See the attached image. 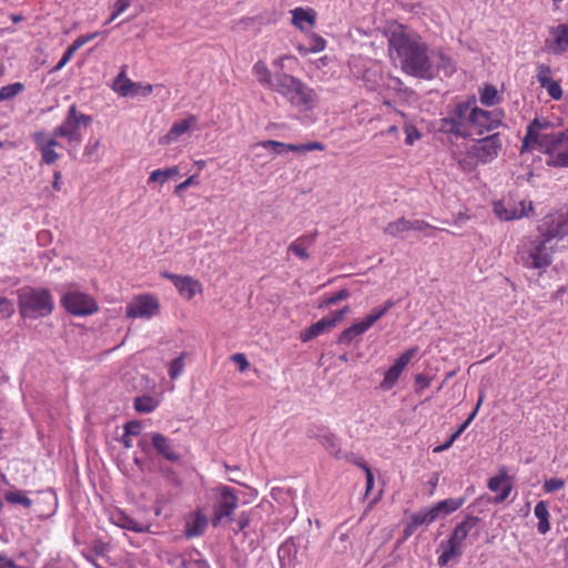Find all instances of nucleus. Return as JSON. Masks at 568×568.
Here are the masks:
<instances>
[{"label": "nucleus", "mask_w": 568, "mask_h": 568, "mask_svg": "<svg viewBox=\"0 0 568 568\" xmlns=\"http://www.w3.org/2000/svg\"><path fill=\"white\" fill-rule=\"evenodd\" d=\"M539 235L518 248V261L528 268H544L551 264L555 247L568 246V211L546 215L538 225Z\"/></svg>", "instance_id": "obj_1"}, {"label": "nucleus", "mask_w": 568, "mask_h": 568, "mask_svg": "<svg viewBox=\"0 0 568 568\" xmlns=\"http://www.w3.org/2000/svg\"><path fill=\"white\" fill-rule=\"evenodd\" d=\"M388 51L393 60L408 75L420 80L436 78L434 61L428 55V47L420 37L403 24L395 26L388 36Z\"/></svg>", "instance_id": "obj_2"}, {"label": "nucleus", "mask_w": 568, "mask_h": 568, "mask_svg": "<svg viewBox=\"0 0 568 568\" xmlns=\"http://www.w3.org/2000/svg\"><path fill=\"white\" fill-rule=\"evenodd\" d=\"M271 89L284 97L292 105L304 110L312 109L316 99L313 89L305 85L300 79L282 71L275 72V82Z\"/></svg>", "instance_id": "obj_3"}, {"label": "nucleus", "mask_w": 568, "mask_h": 568, "mask_svg": "<svg viewBox=\"0 0 568 568\" xmlns=\"http://www.w3.org/2000/svg\"><path fill=\"white\" fill-rule=\"evenodd\" d=\"M17 293L19 312L22 317L37 320L52 313L53 298L49 290L24 286Z\"/></svg>", "instance_id": "obj_4"}, {"label": "nucleus", "mask_w": 568, "mask_h": 568, "mask_svg": "<svg viewBox=\"0 0 568 568\" xmlns=\"http://www.w3.org/2000/svg\"><path fill=\"white\" fill-rule=\"evenodd\" d=\"M544 152L548 155L546 164L554 168H568V130L545 135Z\"/></svg>", "instance_id": "obj_5"}, {"label": "nucleus", "mask_w": 568, "mask_h": 568, "mask_svg": "<svg viewBox=\"0 0 568 568\" xmlns=\"http://www.w3.org/2000/svg\"><path fill=\"white\" fill-rule=\"evenodd\" d=\"M503 111H486L473 108L468 115V125L473 129L471 134L483 135L503 124Z\"/></svg>", "instance_id": "obj_6"}, {"label": "nucleus", "mask_w": 568, "mask_h": 568, "mask_svg": "<svg viewBox=\"0 0 568 568\" xmlns=\"http://www.w3.org/2000/svg\"><path fill=\"white\" fill-rule=\"evenodd\" d=\"M220 497L214 506V516L212 518V525L217 527L226 523L233 521V513L237 506V497L235 496L234 489L229 486H221L219 488Z\"/></svg>", "instance_id": "obj_7"}, {"label": "nucleus", "mask_w": 568, "mask_h": 568, "mask_svg": "<svg viewBox=\"0 0 568 568\" xmlns=\"http://www.w3.org/2000/svg\"><path fill=\"white\" fill-rule=\"evenodd\" d=\"M501 148L503 143L499 133H493L477 140L470 146L468 154L485 164L495 160Z\"/></svg>", "instance_id": "obj_8"}, {"label": "nucleus", "mask_w": 568, "mask_h": 568, "mask_svg": "<svg viewBox=\"0 0 568 568\" xmlns=\"http://www.w3.org/2000/svg\"><path fill=\"white\" fill-rule=\"evenodd\" d=\"M61 304L68 313L77 316L91 315L98 311L97 302L82 292H67L61 298Z\"/></svg>", "instance_id": "obj_9"}, {"label": "nucleus", "mask_w": 568, "mask_h": 568, "mask_svg": "<svg viewBox=\"0 0 568 568\" xmlns=\"http://www.w3.org/2000/svg\"><path fill=\"white\" fill-rule=\"evenodd\" d=\"M159 301L152 295H139L128 304L125 315L130 318L145 317L150 318L159 313Z\"/></svg>", "instance_id": "obj_10"}, {"label": "nucleus", "mask_w": 568, "mask_h": 568, "mask_svg": "<svg viewBox=\"0 0 568 568\" xmlns=\"http://www.w3.org/2000/svg\"><path fill=\"white\" fill-rule=\"evenodd\" d=\"M532 203L529 202L528 206H526L525 201H520L518 204L509 201H499L494 203V213L504 221H511L515 219H520L523 216H528L529 212H532Z\"/></svg>", "instance_id": "obj_11"}, {"label": "nucleus", "mask_w": 568, "mask_h": 568, "mask_svg": "<svg viewBox=\"0 0 568 568\" xmlns=\"http://www.w3.org/2000/svg\"><path fill=\"white\" fill-rule=\"evenodd\" d=\"M417 347H412L404 352L395 363L386 371L384 375V379L382 381L379 387L384 390H389L394 387L398 377L400 376L404 368L408 365L412 357L416 354Z\"/></svg>", "instance_id": "obj_12"}, {"label": "nucleus", "mask_w": 568, "mask_h": 568, "mask_svg": "<svg viewBox=\"0 0 568 568\" xmlns=\"http://www.w3.org/2000/svg\"><path fill=\"white\" fill-rule=\"evenodd\" d=\"M481 521V519L474 515H467L458 523L449 535L446 544H452L459 550H463L464 541L474 528Z\"/></svg>", "instance_id": "obj_13"}, {"label": "nucleus", "mask_w": 568, "mask_h": 568, "mask_svg": "<svg viewBox=\"0 0 568 568\" xmlns=\"http://www.w3.org/2000/svg\"><path fill=\"white\" fill-rule=\"evenodd\" d=\"M165 276L172 281L179 293L185 296L187 300L193 298L196 291H201L200 282L191 276L175 275L170 273H165Z\"/></svg>", "instance_id": "obj_14"}, {"label": "nucleus", "mask_w": 568, "mask_h": 568, "mask_svg": "<svg viewBox=\"0 0 568 568\" xmlns=\"http://www.w3.org/2000/svg\"><path fill=\"white\" fill-rule=\"evenodd\" d=\"M151 444L158 454L163 456L166 460L172 463L180 460L181 455L174 450L172 440L166 436L154 433L151 437Z\"/></svg>", "instance_id": "obj_15"}, {"label": "nucleus", "mask_w": 568, "mask_h": 568, "mask_svg": "<svg viewBox=\"0 0 568 568\" xmlns=\"http://www.w3.org/2000/svg\"><path fill=\"white\" fill-rule=\"evenodd\" d=\"M196 123V118L194 115H190L181 121L175 122L169 132L161 138L160 143L170 144L173 141L178 140L182 134L186 133L192 126Z\"/></svg>", "instance_id": "obj_16"}, {"label": "nucleus", "mask_w": 568, "mask_h": 568, "mask_svg": "<svg viewBox=\"0 0 568 568\" xmlns=\"http://www.w3.org/2000/svg\"><path fill=\"white\" fill-rule=\"evenodd\" d=\"M206 526V517L201 511H196L186 519L184 527V536L186 538H194L201 536L204 532Z\"/></svg>", "instance_id": "obj_17"}, {"label": "nucleus", "mask_w": 568, "mask_h": 568, "mask_svg": "<svg viewBox=\"0 0 568 568\" xmlns=\"http://www.w3.org/2000/svg\"><path fill=\"white\" fill-rule=\"evenodd\" d=\"M463 128L464 121L459 120L455 115L442 120L440 131L460 136L463 139H469L471 136V132Z\"/></svg>", "instance_id": "obj_18"}, {"label": "nucleus", "mask_w": 568, "mask_h": 568, "mask_svg": "<svg viewBox=\"0 0 568 568\" xmlns=\"http://www.w3.org/2000/svg\"><path fill=\"white\" fill-rule=\"evenodd\" d=\"M331 545L337 554H344L351 548L352 542L349 534L348 530L345 529L344 525H341L335 529Z\"/></svg>", "instance_id": "obj_19"}, {"label": "nucleus", "mask_w": 568, "mask_h": 568, "mask_svg": "<svg viewBox=\"0 0 568 568\" xmlns=\"http://www.w3.org/2000/svg\"><path fill=\"white\" fill-rule=\"evenodd\" d=\"M292 23L300 30H304L303 23L306 22L313 27L316 21V12L314 9L295 8L291 11Z\"/></svg>", "instance_id": "obj_20"}, {"label": "nucleus", "mask_w": 568, "mask_h": 568, "mask_svg": "<svg viewBox=\"0 0 568 568\" xmlns=\"http://www.w3.org/2000/svg\"><path fill=\"white\" fill-rule=\"evenodd\" d=\"M466 501L465 497L460 498H447L438 501L432 508L435 511L436 518H438L442 514L448 515L457 509H459Z\"/></svg>", "instance_id": "obj_21"}, {"label": "nucleus", "mask_w": 568, "mask_h": 568, "mask_svg": "<svg viewBox=\"0 0 568 568\" xmlns=\"http://www.w3.org/2000/svg\"><path fill=\"white\" fill-rule=\"evenodd\" d=\"M552 33L555 34L552 52L555 54H561L568 49V22L558 24L552 29Z\"/></svg>", "instance_id": "obj_22"}, {"label": "nucleus", "mask_w": 568, "mask_h": 568, "mask_svg": "<svg viewBox=\"0 0 568 568\" xmlns=\"http://www.w3.org/2000/svg\"><path fill=\"white\" fill-rule=\"evenodd\" d=\"M369 327L363 321L358 323H354L348 328L344 329L337 338V343L339 344H351L355 337L363 335Z\"/></svg>", "instance_id": "obj_23"}, {"label": "nucleus", "mask_w": 568, "mask_h": 568, "mask_svg": "<svg viewBox=\"0 0 568 568\" xmlns=\"http://www.w3.org/2000/svg\"><path fill=\"white\" fill-rule=\"evenodd\" d=\"M133 88L134 82L126 77L124 69L121 70V72L114 79L113 90L121 97H133Z\"/></svg>", "instance_id": "obj_24"}, {"label": "nucleus", "mask_w": 568, "mask_h": 568, "mask_svg": "<svg viewBox=\"0 0 568 568\" xmlns=\"http://www.w3.org/2000/svg\"><path fill=\"white\" fill-rule=\"evenodd\" d=\"M331 323L326 321V317H323L318 322L312 324L308 328L301 333L302 342L306 343L312 341L313 338L320 336L325 331L331 329Z\"/></svg>", "instance_id": "obj_25"}, {"label": "nucleus", "mask_w": 568, "mask_h": 568, "mask_svg": "<svg viewBox=\"0 0 568 568\" xmlns=\"http://www.w3.org/2000/svg\"><path fill=\"white\" fill-rule=\"evenodd\" d=\"M116 524L121 528L132 530L134 532H145V531H149V528H150V525L140 524L135 519H133L132 517H130L123 513H120L118 515Z\"/></svg>", "instance_id": "obj_26"}, {"label": "nucleus", "mask_w": 568, "mask_h": 568, "mask_svg": "<svg viewBox=\"0 0 568 568\" xmlns=\"http://www.w3.org/2000/svg\"><path fill=\"white\" fill-rule=\"evenodd\" d=\"M57 136L67 138L69 142H79L81 140L79 126L70 125L64 122L54 130L53 138L55 139Z\"/></svg>", "instance_id": "obj_27"}, {"label": "nucleus", "mask_w": 568, "mask_h": 568, "mask_svg": "<svg viewBox=\"0 0 568 568\" xmlns=\"http://www.w3.org/2000/svg\"><path fill=\"white\" fill-rule=\"evenodd\" d=\"M321 445L335 458L341 459L343 452L339 448L338 440L335 435L326 434L320 437Z\"/></svg>", "instance_id": "obj_28"}, {"label": "nucleus", "mask_w": 568, "mask_h": 568, "mask_svg": "<svg viewBox=\"0 0 568 568\" xmlns=\"http://www.w3.org/2000/svg\"><path fill=\"white\" fill-rule=\"evenodd\" d=\"M253 71L262 84L267 85L270 89L272 88L275 82V74L272 75L263 61H257L253 67Z\"/></svg>", "instance_id": "obj_29"}, {"label": "nucleus", "mask_w": 568, "mask_h": 568, "mask_svg": "<svg viewBox=\"0 0 568 568\" xmlns=\"http://www.w3.org/2000/svg\"><path fill=\"white\" fill-rule=\"evenodd\" d=\"M500 101L497 89L493 84H485L480 91V102L485 106H494Z\"/></svg>", "instance_id": "obj_30"}, {"label": "nucleus", "mask_w": 568, "mask_h": 568, "mask_svg": "<svg viewBox=\"0 0 568 568\" xmlns=\"http://www.w3.org/2000/svg\"><path fill=\"white\" fill-rule=\"evenodd\" d=\"M545 135H550V133H538L535 130H532L530 126H527V132L525 138L523 139V145H521V152L528 151L529 145L532 144H539L541 149H544V140L542 138Z\"/></svg>", "instance_id": "obj_31"}, {"label": "nucleus", "mask_w": 568, "mask_h": 568, "mask_svg": "<svg viewBox=\"0 0 568 568\" xmlns=\"http://www.w3.org/2000/svg\"><path fill=\"white\" fill-rule=\"evenodd\" d=\"M435 511H433V508H424L419 511L412 515L410 520L413 521V525L418 527L422 525H430L436 520Z\"/></svg>", "instance_id": "obj_32"}, {"label": "nucleus", "mask_w": 568, "mask_h": 568, "mask_svg": "<svg viewBox=\"0 0 568 568\" xmlns=\"http://www.w3.org/2000/svg\"><path fill=\"white\" fill-rule=\"evenodd\" d=\"M395 302L393 300H387L383 306L374 308L371 314H368L364 322L368 327H372L379 318H382L393 306Z\"/></svg>", "instance_id": "obj_33"}, {"label": "nucleus", "mask_w": 568, "mask_h": 568, "mask_svg": "<svg viewBox=\"0 0 568 568\" xmlns=\"http://www.w3.org/2000/svg\"><path fill=\"white\" fill-rule=\"evenodd\" d=\"M410 221L405 217H399L398 220L390 222L385 227V233L390 236H398L400 233L409 231Z\"/></svg>", "instance_id": "obj_34"}, {"label": "nucleus", "mask_w": 568, "mask_h": 568, "mask_svg": "<svg viewBox=\"0 0 568 568\" xmlns=\"http://www.w3.org/2000/svg\"><path fill=\"white\" fill-rule=\"evenodd\" d=\"M443 547H446L442 555L438 557V565L440 567L447 566L450 559L458 558L463 555V550H459L452 544L442 542Z\"/></svg>", "instance_id": "obj_35"}, {"label": "nucleus", "mask_w": 568, "mask_h": 568, "mask_svg": "<svg viewBox=\"0 0 568 568\" xmlns=\"http://www.w3.org/2000/svg\"><path fill=\"white\" fill-rule=\"evenodd\" d=\"M176 174H179L178 166L166 168L164 170H155L151 173V175L149 178V182H152V183L159 182V183L163 184L169 179L173 178Z\"/></svg>", "instance_id": "obj_36"}, {"label": "nucleus", "mask_w": 568, "mask_h": 568, "mask_svg": "<svg viewBox=\"0 0 568 568\" xmlns=\"http://www.w3.org/2000/svg\"><path fill=\"white\" fill-rule=\"evenodd\" d=\"M58 145V142L57 140L52 136L51 139L48 140L47 144L43 145V148L40 150L41 152V155H42V161L45 163V164H53L59 155L58 153L53 150V148Z\"/></svg>", "instance_id": "obj_37"}, {"label": "nucleus", "mask_w": 568, "mask_h": 568, "mask_svg": "<svg viewBox=\"0 0 568 568\" xmlns=\"http://www.w3.org/2000/svg\"><path fill=\"white\" fill-rule=\"evenodd\" d=\"M476 103V97L471 95L466 101L459 102L455 105V109L453 111V115L458 118L459 120L464 121L467 116L468 111L471 112V109L475 108L474 104Z\"/></svg>", "instance_id": "obj_38"}, {"label": "nucleus", "mask_w": 568, "mask_h": 568, "mask_svg": "<svg viewBox=\"0 0 568 568\" xmlns=\"http://www.w3.org/2000/svg\"><path fill=\"white\" fill-rule=\"evenodd\" d=\"M156 402L151 396H140L134 399V408L139 413H151L155 409Z\"/></svg>", "instance_id": "obj_39"}, {"label": "nucleus", "mask_w": 568, "mask_h": 568, "mask_svg": "<svg viewBox=\"0 0 568 568\" xmlns=\"http://www.w3.org/2000/svg\"><path fill=\"white\" fill-rule=\"evenodd\" d=\"M23 89H24V85L21 82H14V83L2 87L0 89V102L14 98Z\"/></svg>", "instance_id": "obj_40"}, {"label": "nucleus", "mask_w": 568, "mask_h": 568, "mask_svg": "<svg viewBox=\"0 0 568 568\" xmlns=\"http://www.w3.org/2000/svg\"><path fill=\"white\" fill-rule=\"evenodd\" d=\"M287 143L275 141V140H266L262 142L255 143L252 148L253 149H260V148H271L276 154H282L287 151Z\"/></svg>", "instance_id": "obj_41"}, {"label": "nucleus", "mask_w": 568, "mask_h": 568, "mask_svg": "<svg viewBox=\"0 0 568 568\" xmlns=\"http://www.w3.org/2000/svg\"><path fill=\"white\" fill-rule=\"evenodd\" d=\"M181 561L178 568H211L209 562L202 558L180 557Z\"/></svg>", "instance_id": "obj_42"}, {"label": "nucleus", "mask_w": 568, "mask_h": 568, "mask_svg": "<svg viewBox=\"0 0 568 568\" xmlns=\"http://www.w3.org/2000/svg\"><path fill=\"white\" fill-rule=\"evenodd\" d=\"M184 357L185 353H182L180 356L171 361L170 367H169V376L171 379H176L184 369Z\"/></svg>", "instance_id": "obj_43"}, {"label": "nucleus", "mask_w": 568, "mask_h": 568, "mask_svg": "<svg viewBox=\"0 0 568 568\" xmlns=\"http://www.w3.org/2000/svg\"><path fill=\"white\" fill-rule=\"evenodd\" d=\"M6 499L11 504H20L26 508H30L32 505V500L19 490L7 493Z\"/></svg>", "instance_id": "obj_44"}, {"label": "nucleus", "mask_w": 568, "mask_h": 568, "mask_svg": "<svg viewBox=\"0 0 568 568\" xmlns=\"http://www.w3.org/2000/svg\"><path fill=\"white\" fill-rule=\"evenodd\" d=\"M351 296V292L347 288H342L336 294L327 297L320 304V308L328 307L331 305H335L341 301H344Z\"/></svg>", "instance_id": "obj_45"}, {"label": "nucleus", "mask_w": 568, "mask_h": 568, "mask_svg": "<svg viewBox=\"0 0 568 568\" xmlns=\"http://www.w3.org/2000/svg\"><path fill=\"white\" fill-rule=\"evenodd\" d=\"M437 59H438V61L434 62L435 68H436V77L438 75L439 70H443L446 75L452 73V71H453L452 59L449 57L445 55L444 53H438Z\"/></svg>", "instance_id": "obj_46"}, {"label": "nucleus", "mask_w": 568, "mask_h": 568, "mask_svg": "<svg viewBox=\"0 0 568 568\" xmlns=\"http://www.w3.org/2000/svg\"><path fill=\"white\" fill-rule=\"evenodd\" d=\"M542 88L547 90V92L551 99L560 100L562 98V90H561L559 82L551 79Z\"/></svg>", "instance_id": "obj_47"}, {"label": "nucleus", "mask_w": 568, "mask_h": 568, "mask_svg": "<svg viewBox=\"0 0 568 568\" xmlns=\"http://www.w3.org/2000/svg\"><path fill=\"white\" fill-rule=\"evenodd\" d=\"M565 486V480L561 478H549L544 481V490L546 493H555Z\"/></svg>", "instance_id": "obj_48"}, {"label": "nucleus", "mask_w": 568, "mask_h": 568, "mask_svg": "<svg viewBox=\"0 0 568 568\" xmlns=\"http://www.w3.org/2000/svg\"><path fill=\"white\" fill-rule=\"evenodd\" d=\"M550 75H551V69L549 65L540 64L538 67L537 79H538V82L540 83L541 88L545 87V84L551 80Z\"/></svg>", "instance_id": "obj_49"}, {"label": "nucleus", "mask_w": 568, "mask_h": 568, "mask_svg": "<svg viewBox=\"0 0 568 568\" xmlns=\"http://www.w3.org/2000/svg\"><path fill=\"white\" fill-rule=\"evenodd\" d=\"M200 183L197 175H191L182 183L178 184L174 189L176 195H181L187 187L197 185Z\"/></svg>", "instance_id": "obj_50"}, {"label": "nucleus", "mask_w": 568, "mask_h": 568, "mask_svg": "<svg viewBox=\"0 0 568 568\" xmlns=\"http://www.w3.org/2000/svg\"><path fill=\"white\" fill-rule=\"evenodd\" d=\"M508 479V476L506 473H501L495 477H491L489 480H488V488L491 490V491H497L500 489L501 485Z\"/></svg>", "instance_id": "obj_51"}, {"label": "nucleus", "mask_w": 568, "mask_h": 568, "mask_svg": "<svg viewBox=\"0 0 568 568\" xmlns=\"http://www.w3.org/2000/svg\"><path fill=\"white\" fill-rule=\"evenodd\" d=\"M14 313L13 303L7 297H0V315L2 317H9Z\"/></svg>", "instance_id": "obj_52"}, {"label": "nucleus", "mask_w": 568, "mask_h": 568, "mask_svg": "<svg viewBox=\"0 0 568 568\" xmlns=\"http://www.w3.org/2000/svg\"><path fill=\"white\" fill-rule=\"evenodd\" d=\"M290 493H291V489H284L282 487H274L271 490V497L275 501L283 504V503L287 501V496L290 495Z\"/></svg>", "instance_id": "obj_53"}, {"label": "nucleus", "mask_w": 568, "mask_h": 568, "mask_svg": "<svg viewBox=\"0 0 568 568\" xmlns=\"http://www.w3.org/2000/svg\"><path fill=\"white\" fill-rule=\"evenodd\" d=\"M131 4V0H116L114 3V11L106 23L113 21L119 14L125 11Z\"/></svg>", "instance_id": "obj_54"}, {"label": "nucleus", "mask_w": 568, "mask_h": 568, "mask_svg": "<svg viewBox=\"0 0 568 568\" xmlns=\"http://www.w3.org/2000/svg\"><path fill=\"white\" fill-rule=\"evenodd\" d=\"M288 251L293 252L295 255H297L302 260H307L310 257L308 253L306 252V250L304 247V244H302L297 240L288 246Z\"/></svg>", "instance_id": "obj_55"}, {"label": "nucleus", "mask_w": 568, "mask_h": 568, "mask_svg": "<svg viewBox=\"0 0 568 568\" xmlns=\"http://www.w3.org/2000/svg\"><path fill=\"white\" fill-rule=\"evenodd\" d=\"M133 97L142 95L148 97L152 93L153 87L151 84H142L140 82H134Z\"/></svg>", "instance_id": "obj_56"}, {"label": "nucleus", "mask_w": 568, "mask_h": 568, "mask_svg": "<svg viewBox=\"0 0 568 568\" xmlns=\"http://www.w3.org/2000/svg\"><path fill=\"white\" fill-rule=\"evenodd\" d=\"M326 41L318 34H313L311 39L310 51L321 52L325 49Z\"/></svg>", "instance_id": "obj_57"}, {"label": "nucleus", "mask_w": 568, "mask_h": 568, "mask_svg": "<svg viewBox=\"0 0 568 568\" xmlns=\"http://www.w3.org/2000/svg\"><path fill=\"white\" fill-rule=\"evenodd\" d=\"M532 130L539 133L540 130H547L552 128V123L546 119L540 120L539 118H535L529 124Z\"/></svg>", "instance_id": "obj_58"}, {"label": "nucleus", "mask_w": 568, "mask_h": 568, "mask_svg": "<svg viewBox=\"0 0 568 568\" xmlns=\"http://www.w3.org/2000/svg\"><path fill=\"white\" fill-rule=\"evenodd\" d=\"M232 523H235V527L233 528L234 531H242L248 526L250 516L246 513H241L237 519L233 518Z\"/></svg>", "instance_id": "obj_59"}, {"label": "nucleus", "mask_w": 568, "mask_h": 568, "mask_svg": "<svg viewBox=\"0 0 568 568\" xmlns=\"http://www.w3.org/2000/svg\"><path fill=\"white\" fill-rule=\"evenodd\" d=\"M98 36H100V32H93V33H89L85 36H80L72 42L71 45L78 51L82 45H84L92 39L97 38Z\"/></svg>", "instance_id": "obj_60"}, {"label": "nucleus", "mask_w": 568, "mask_h": 568, "mask_svg": "<svg viewBox=\"0 0 568 568\" xmlns=\"http://www.w3.org/2000/svg\"><path fill=\"white\" fill-rule=\"evenodd\" d=\"M141 428H142V424L141 422L139 420H129L125 425H124V433L126 435H139L140 432H141Z\"/></svg>", "instance_id": "obj_61"}, {"label": "nucleus", "mask_w": 568, "mask_h": 568, "mask_svg": "<svg viewBox=\"0 0 568 568\" xmlns=\"http://www.w3.org/2000/svg\"><path fill=\"white\" fill-rule=\"evenodd\" d=\"M294 548V544L291 541H285L278 548V558L280 561L283 562L286 558L290 559L292 549Z\"/></svg>", "instance_id": "obj_62"}, {"label": "nucleus", "mask_w": 568, "mask_h": 568, "mask_svg": "<svg viewBox=\"0 0 568 568\" xmlns=\"http://www.w3.org/2000/svg\"><path fill=\"white\" fill-rule=\"evenodd\" d=\"M534 513H535V516L539 520H542L545 518H549V511H548V508H547V504L544 500H540V501H538L536 504Z\"/></svg>", "instance_id": "obj_63"}, {"label": "nucleus", "mask_w": 568, "mask_h": 568, "mask_svg": "<svg viewBox=\"0 0 568 568\" xmlns=\"http://www.w3.org/2000/svg\"><path fill=\"white\" fill-rule=\"evenodd\" d=\"M430 381H432L430 377H428L424 374H417L415 376L416 392H420V390L427 388L430 385Z\"/></svg>", "instance_id": "obj_64"}]
</instances>
